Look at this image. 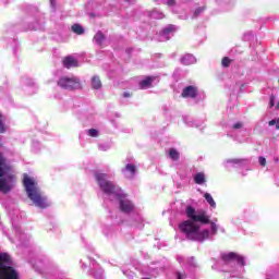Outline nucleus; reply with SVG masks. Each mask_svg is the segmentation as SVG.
Returning a JSON list of instances; mask_svg holds the SVG:
<instances>
[{
	"label": "nucleus",
	"instance_id": "f257e3e1",
	"mask_svg": "<svg viewBox=\"0 0 279 279\" xmlns=\"http://www.w3.org/2000/svg\"><path fill=\"white\" fill-rule=\"evenodd\" d=\"M185 214L190 219L184 220L179 225L180 232L185 234L189 241H199L201 243H204L207 239H209L210 231H201L202 227H199L197 222L203 225L210 223V216H208L204 209L196 211L193 206H187Z\"/></svg>",
	"mask_w": 279,
	"mask_h": 279
},
{
	"label": "nucleus",
	"instance_id": "f03ea898",
	"mask_svg": "<svg viewBox=\"0 0 279 279\" xmlns=\"http://www.w3.org/2000/svg\"><path fill=\"white\" fill-rule=\"evenodd\" d=\"M23 183L28 199H32L37 208H49L50 204L47 201V197L43 195V192H40V189L38 187V183H36L34 179L25 175Z\"/></svg>",
	"mask_w": 279,
	"mask_h": 279
},
{
	"label": "nucleus",
	"instance_id": "7ed1b4c3",
	"mask_svg": "<svg viewBox=\"0 0 279 279\" xmlns=\"http://www.w3.org/2000/svg\"><path fill=\"white\" fill-rule=\"evenodd\" d=\"M12 168L8 165V159L0 153V191L2 193H10L12 185L10 182L14 180V174H10Z\"/></svg>",
	"mask_w": 279,
	"mask_h": 279
},
{
	"label": "nucleus",
	"instance_id": "20e7f679",
	"mask_svg": "<svg viewBox=\"0 0 279 279\" xmlns=\"http://www.w3.org/2000/svg\"><path fill=\"white\" fill-rule=\"evenodd\" d=\"M14 262L8 253L0 252V279H21L13 267Z\"/></svg>",
	"mask_w": 279,
	"mask_h": 279
},
{
	"label": "nucleus",
	"instance_id": "39448f33",
	"mask_svg": "<svg viewBox=\"0 0 279 279\" xmlns=\"http://www.w3.org/2000/svg\"><path fill=\"white\" fill-rule=\"evenodd\" d=\"M107 178L108 174L106 173H96V182L101 191L107 195H119V193H117V185H114V183L111 181H108Z\"/></svg>",
	"mask_w": 279,
	"mask_h": 279
},
{
	"label": "nucleus",
	"instance_id": "423d86ee",
	"mask_svg": "<svg viewBox=\"0 0 279 279\" xmlns=\"http://www.w3.org/2000/svg\"><path fill=\"white\" fill-rule=\"evenodd\" d=\"M57 84L58 86H60V88H63L64 90H80V88H82V82L75 76H63L59 78Z\"/></svg>",
	"mask_w": 279,
	"mask_h": 279
},
{
	"label": "nucleus",
	"instance_id": "0eeeda50",
	"mask_svg": "<svg viewBox=\"0 0 279 279\" xmlns=\"http://www.w3.org/2000/svg\"><path fill=\"white\" fill-rule=\"evenodd\" d=\"M126 197V194H117L121 213L130 215V213H134V203H132V201L128 199Z\"/></svg>",
	"mask_w": 279,
	"mask_h": 279
},
{
	"label": "nucleus",
	"instance_id": "6e6552de",
	"mask_svg": "<svg viewBox=\"0 0 279 279\" xmlns=\"http://www.w3.org/2000/svg\"><path fill=\"white\" fill-rule=\"evenodd\" d=\"M220 258L221 260H223V263H226V265H228L229 263H232V260H236L238 265H242V267L245 265V259H243V256L234 252L222 253L220 255Z\"/></svg>",
	"mask_w": 279,
	"mask_h": 279
},
{
	"label": "nucleus",
	"instance_id": "1a4fd4ad",
	"mask_svg": "<svg viewBox=\"0 0 279 279\" xmlns=\"http://www.w3.org/2000/svg\"><path fill=\"white\" fill-rule=\"evenodd\" d=\"M199 95V88L195 85H189L183 88L181 93V97L183 99H197V96Z\"/></svg>",
	"mask_w": 279,
	"mask_h": 279
},
{
	"label": "nucleus",
	"instance_id": "9d476101",
	"mask_svg": "<svg viewBox=\"0 0 279 279\" xmlns=\"http://www.w3.org/2000/svg\"><path fill=\"white\" fill-rule=\"evenodd\" d=\"M62 64H63L64 69H75V68L80 66L77 59H75L73 56L64 57L62 60Z\"/></svg>",
	"mask_w": 279,
	"mask_h": 279
},
{
	"label": "nucleus",
	"instance_id": "9b49d317",
	"mask_svg": "<svg viewBox=\"0 0 279 279\" xmlns=\"http://www.w3.org/2000/svg\"><path fill=\"white\" fill-rule=\"evenodd\" d=\"M154 82H156V77L155 76H146L144 80H142L140 82L141 90H145L147 88H151V84H154Z\"/></svg>",
	"mask_w": 279,
	"mask_h": 279
},
{
	"label": "nucleus",
	"instance_id": "f8f14e48",
	"mask_svg": "<svg viewBox=\"0 0 279 279\" xmlns=\"http://www.w3.org/2000/svg\"><path fill=\"white\" fill-rule=\"evenodd\" d=\"M101 86H102L101 78L97 75L93 76L92 77V88L94 90H99V89H101Z\"/></svg>",
	"mask_w": 279,
	"mask_h": 279
},
{
	"label": "nucleus",
	"instance_id": "ddd939ff",
	"mask_svg": "<svg viewBox=\"0 0 279 279\" xmlns=\"http://www.w3.org/2000/svg\"><path fill=\"white\" fill-rule=\"evenodd\" d=\"M94 40L97 45H99V47H104V40H106V35H104V33L99 31L95 34Z\"/></svg>",
	"mask_w": 279,
	"mask_h": 279
},
{
	"label": "nucleus",
	"instance_id": "4468645a",
	"mask_svg": "<svg viewBox=\"0 0 279 279\" xmlns=\"http://www.w3.org/2000/svg\"><path fill=\"white\" fill-rule=\"evenodd\" d=\"M122 173H131L132 178H134L136 175V166L134 163H128L122 170Z\"/></svg>",
	"mask_w": 279,
	"mask_h": 279
},
{
	"label": "nucleus",
	"instance_id": "2eb2a0df",
	"mask_svg": "<svg viewBox=\"0 0 279 279\" xmlns=\"http://www.w3.org/2000/svg\"><path fill=\"white\" fill-rule=\"evenodd\" d=\"M194 182L195 184H204V182H206V175L204 174V172H197L194 175Z\"/></svg>",
	"mask_w": 279,
	"mask_h": 279
},
{
	"label": "nucleus",
	"instance_id": "dca6fc26",
	"mask_svg": "<svg viewBox=\"0 0 279 279\" xmlns=\"http://www.w3.org/2000/svg\"><path fill=\"white\" fill-rule=\"evenodd\" d=\"M72 32L74 34H77V36H82V34H84V27H82L81 24H73L72 25Z\"/></svg>",
	"mask_w": 279,
	"mask_h": 279
},
{
	"label": "nucleus",
	"instance_id": "f3484780",
	"mask_svg": "<svg viewBox=\"0 0 279 279\" xmlns=\"http://www.w3.org/2000/svg\"><path fill=\"white\" fill-rule=\"evenodd\" d=\"M204 197L206 202L209 204V206H211V208L217 207V203H215V199L213 198V195H210V193H205Z\"/></svg>",
	"mask_w": 279,
	"mask_h": 279
},
{
	"label": "nucleus",
	"instance_id": "a211bd4d",
	"mask_svg": "<svg viewBox=\"0 0 279 279\" xmlns=\"http://www.w3.org/2000/svg\"><path fill=\"white\" fill-rule=\"evenodd\" d=\"M169 157L171 158V160H180V153H178V150H175L174 148H171L169 151Z\"/></svg>",
	"mask_w": 279,
	"mask_h": 279
},
{
	"label": "nucleus",
	"instance_id": "6ab92c4d",
	"mask_svg": "<svg viewBox=\"0 0 279 279\" xmlns=\"http://www.w3.org/2000/svg\"><path fill=\"white\" fill-rule=\"evenodd\" d=\"M230 64H232V59H230L229 57H223L222 60H221V65L225 69H229Z\"/></svg>",
	"mask_w": 279,
	"mask_h": 279
},
{
	"label": "nucleus",
	"instance_id": "aec40b11",
	"mask_svg": "<svg viewBox=\"0 0 279 279\" xmlns=\"http://www.w3.org/2000/svg\"><path fill=\"white\" fill-rule=\"evenodd\" d=\"M5 133V123L3 122V114L0 113V134Z\"/></svg>",
	"mask_w": 279,
	"mask_h": 279
},
{
	"label": "nucleus",
	"instance_id": "412c9836",
	"mask_svg": "<svg viewBox=\"0 0 279 279\" xmlns=\"http://www.w3.org/2000/svg\"><path fill=\"white\" fill-rule=\"evenodd\" d=\"M88 136H92L93 138H97V136H99V131H97L96 129H89Z\"/></svg>",
	"mask_w": 279,
	"mask_h": 279
},
{
	"label": "nucleus",
	"instance_id": "4be33fe9",
	"mask_svg": "<svg viewBox=\"0 0 279 279\" xmlns=\"http://www.w3.org/2000/svg\"><path fill=\"white\" fill-rule=\"evenodd\" d=\"M171 32H175V27L173 25L163 28V34H171Z\"/></svg>",
	"mask_w": 279,
	"mask_h": 279
},
{
	"label": "nucleus",
	"instance_id": "5701e85b",
	"mask_svg": "<svg viewBox=\"0 0 279 279\" xmlns=\"http://www.w3.org/2000/svg\"><path fill=\"white\" fill-rule=\"evenodd\" d=\"M205 10H206V8H204V7L197 8L194 12V16H199V14H202V12H204Z\"/></svg>",
	"mask_w": 279,
	"mask_h": 279
},
{
	"label": "nucleus",
	"instance_id": "b1692460",
	"mask_svg": "<svg viewBox=\"0 0 279 279\" xmlns=\"http://www.w3.org/2000/svg\"><path fill=\"white\" fill-rule=\"evenodd\" d=\"M269 104H270V108H274V106H276V96H274V95L270 96Z\"/></svg>",
	"mask_w": 279,
	"mask_h": 279
},
{
	"label": "nucleus",
	"instance_id": "393cba45",
	"mask_svg": "<svg viewBox=\"0 0 279 279\" xmlns=\"http://www.w3.org/2000/svg\"><path fill=\"white\" fill-rule=\"evenodd\" d=\"M241 128H243V123L241 122H236L235 124H233V130H241Z\"/></svg>",
	"mask_w": 279,
	"mask_h": 279
},
{
	"label": "nucleus",
	"instance_id": "a878e982",
	"mask_svg": "<svg viewBox=\"0 0 279 279\" xmlns=\"http://www.w3.org/2000/svg\"><path fill=\"white\" fill-rule=\"evenodd\" d=\"M259 165L265 167V165H267V159H265V157H259Z\"/></svg>",
	"mask_w": 279,
	"mask_h": 279
},
{
	"label": "nucleus",
	"instance_id": "bb28decb",
	"mask_svg": "<svg viewBox=\"0 0 279 279\" xmlns=\"http://www.w3.org/2000/svg\"><path fill=\"white\" fill-rule=\"evenodd\" d=\"M186 278V274L184 272H177V279H185Z\"/></svg>",
	"mask_w": 279,
	"mask_h": 279
},
{
	"label": "nucleus",
	"instance_id": "cd10ccee",
	"mask_svg": "<svg viewBox=\"0 0 279 279\" xmlns=\"http://www.w3.org/2000/svg\"><path fill=\"white\" fill-rule=\"evenodd\" d=\"M211 232L217 234V225L215 222H211Z\"/></svg>",
	"mask_w": 279,
	"mask_h": 279
},
{
	"label": "nucleus",
	"instance_id": "c85d7f7f",
	"mask_svg": "<svg viewBox=\"0 0 279 279\" xmlns=\"http://www.w3.org/2000/svg\"><path fill=\"white\" fill-rule=\"evenodd\" d=\"M123 97H124V99H128L129 97H132V93H130V92H124V93H123Z\"/></svg>",
	"mask_w": 279,
	"mask_h": 279
},
{
	"label": "nucleus",
	"instance_id": "c756f323",
	"mask_svg": "<svg viewBox=\"0 0 279 279\" xmlns=\"http://www.w3.org/2000/svg\"><path fill=\"white\" fill-rule=\"evenodd\" d=\"M268 125H277V120H270V121L268 122Z\"/></svg>",
	"mask_w": 279,
	"mask_h": 279
},
{
	"label": "nucleus",
	"instance_id": "7c9ffc66",
	"mask_svg": "<svg viewBox=\"0 0 279 279\" xmlns=\"http://www.w3.org/2000/svg\"><path fill=\"white\" fill-rule=\"evenodd\" d=\"M167 3H168V5H170V7H171V5H174V4H175V0H168Z\"/></svg>",
	"mask_w": 279,
	"mask_h": 279
},
{
	"label": "nucleus",
	"instance_id": "2f4dec72",
	"mask_svg": "<svg viewBox=\"0 0 279 279\" xmlns=\"http://www.w3.org/2000/svg\"><path fill=\"white\" fill-rule=\"evenodd\" d=\"M51 4L56 3V0H50Z\"/></svg>",
	"mask_w": 279,
	"mask_h": 279
},
{
	"label": "nucleus",
	"instance_id": "473e14b6",
	"mask_svg": "<svg viewBox=\"0 0 279 279\" xmlns=\"http://www.w3.org/2000/svg\"><path fill=\"white\" fill-rule=\"evenodd\" d=\"M277 110H279V102H277V106H276Z\"/></svg>",
	"mask_w": 279,
	"mask_h": 279
}]
</instances>
